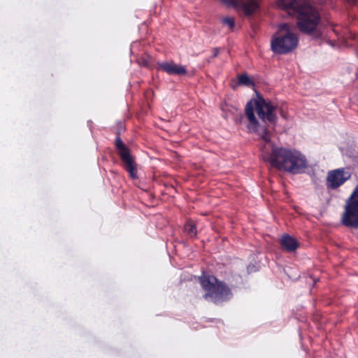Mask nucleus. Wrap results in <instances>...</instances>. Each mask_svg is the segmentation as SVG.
I'll return each mask as SVG.
<instances>
[{"label": "nucleus", "instance_id": "nucleus-1", "mask_svg": "<svg viewBox=\"0 0 358 358\" xmlns=\"http://www.w3.org/2000/svg\"><path fill=\"white\" fill-rule=\"evenodd\" d=\"M254 108L263 122H269L275 126L277 124L276 106L271 101L259 97L252 101L250 100L245 106V115L250 122L248 128L265 141L266 145L262 150V157L272 167L293 174L300 173L306 169V157L296 150L275 146L271 143L270 133L265 125H261L256 119Z\"/></svg>", "mask_w": 358, "mask_h": 358}, {"label": "nucleus", "instance_id": "nucleus-2", "mask_svg": "<svg viewBox=\"0 0 358 358\" xmlns=\"http://www.w3.org/2000/svg\"><path fill=\"white\" fill-rule=\"evenodd\" d=\"M314 0H278L279 8L285 10L289 15H298L297 26L304 34L319 36L317 26L320 22V14L313 6ZM324 3L326 0H317Z\"/></svg>", "mask_w": 358, "mask_h": 358}, {"label": "nucleus", "instance_id": "nucleus-3", "mask_svg": "<svg viewBox=\"0 0 358 358\" xmlns=\"http://www.w3.org/2000/svg\"><path fill=\"white\" fill-rule=\"evenodd\" d=\"M200 282L206 292L203 298L208 301L219 304L232 298L231 289L213 275L200 277Z\"/></svg>", "mask_w": 358, "mask_h": 358}, {"label": "nucleus", "instance_id": "nucleus-4", "mask_svg": "<svg viewBox=\"0 0 358 358\" xmlns=\"http://www.w3.org/2000/svg\"><path fill=\"white\" fill-rule=\"evenodd\" d=\"M298 37L292 30L289 23L280 24L278 31L271 41V48L275 54L284 55L290 52L298 45Z\"/></svg>", "mask_w": 358, "mask_h": 358}, {"label": "nucleus", "instance_id": "nucleus-5", "mask_svg": "<svg viewBox=\"0 0 358 358\" xmlns=\"http://www.w3.org/2000/svg\"><path fill=\"white\" fill-rule=\"evenodd\" d=\"M341 222L346 227L358 229V185L346 200Z\"/></svg>", "mask_w": 358, "mask_h": 358}, {"label": "nucleus", "instance_id": "nucleus-6", "mask_svg": "<svg viewBox=\"0 0 358 358\" xmlns=\"http://www.w3.org/2000/svg\"><path fill=\"white\" fill-rule=\"evenodd\" d=\"M115 147L124 167L129 173V176L132 179H136L138 176L134 159L131 155L129 148L124 144L119 136L115 139Z\"/></svg>", "mask_w": 358, "mask_h": 358}, {"label": "nucleus", "instance_id": "nucleus-7", "mask_svg": "<svg viewBox=\"0 0 358 358\" xmlns=\"http://www.w3.org/2000/svg\"><path fill=\"white\" fill-rule=\"evenodd\" d=\"M227 6L235 8L245 15H250L259 10L260 0H220Z\"/></svg>", "mask_w": 358, "mask_h": 358}, {"label": "nucleus", "instance_id": "nucleus-8", "mask_svg": "<svg viewBox=\"0 0 358 358\" xmlns=\"http://www.w3.org/2000/svg\"><path fill=\"white\" fill-rule=\"evenodd\" d=\"M350 177V172L344 168L329 171L327 177V186L335 189L344 184Z\"/></svg>", "mask_w": 358, "mask_h": 358}, {"label": "nucleus", "instance_id": "nucleus-9", "mask_svg": "<svg viewBox=\"0 0 358 358\" xmlns=\"http://www.w3.org/2000/svg\"><path fill=\"white\" fill-rule=\"evenodd\" d=\"M159 69L169 75L181 76L187 73V69L185 66L175 64L173 62H158Z\"/></svg>", "mask_w": 358, "mask_h": 358}, {"label": "nucleus", "instance_id": "nucleus-10", "mask_svg": "<svg viewBox=\"0 0 358 358\" xmlns=\"http://www.w3.org/2000/svg\"><path fill=\"white\" fill-rule=\"evenodd\" d=\"M280 243L281 246L287 252H294L299 247V243L296 239L289 234L282 235Z\"/></svg>", "mask_w": 358, "mask_h": 358}, {"label": "nucleus", "instance_id": "nucleus-11", "mask_svg": "<svg viewBox=\"0 0 358 358\" xmlns=\"http://www.w3.org/2000/svg\"><path fill=\"white\" fill-rule=\"evenodd\" d=\"M185 230L190 237H194L197 234L196 225L192 222V221H188L186 222L185 224Z\"/></svg>", "mask_w": 358, "mask_h": 358}, {"label": "nucleus", "instance_id": "nucleus-12", "mask_svg": "<svg viewBox=\"0 0 358 358\" xmlns=\"http://www.w3.org/2000/svg\"><path fill=\"white\" fill-rule=\"evenodd\" d=\"M238 82L240 84L247 86L250 85L252 83V81L250 79V78L245 74H241L238 76Z\"/></svg>", "mask_w": 358, "mask_h": 358}, {"label": "nucleus", "instance_id": "nucleus-13", "mask_svg": "<svg viewBox=\"0 0 358 358\" xmlns=\"http://www.w3.org/2000/svg\"><path fill=\"white\" fill-rule=\"evenodd\" d=\"M222 22L223 24L228 25L231 29H233L235 26L234 20L231 17H224L222 18Z\"/></svg>", "mask_w": 358, "mask_h": 358}, {"label": "nucleus", "instance_id": "nucleus-14", "mask_svg": "<svg viewBox=\"0 0 358 358\" xmlns=\"http://www.w3.org/2000/svg\"><path fill=\"white\" fill-rule=\"evenodd\" d=\"M150 57H148V58H140L138 59V64L141 66H145V67H150Z\"/></svg>", "mask_w": 358, "mask_h": 358}, {"label": "nucleus", "instance_id": "nucleus-15", "mask_svg": "<svg viewBox=\"0 0 358 358\" xmlns=\"http://www.w3.org/2000/svg\"><path fill=\"white\" fill-rule=\"evenodd\" d=\"M218 53H219V48H214L212 57L214 58V57H217Z\"/></svg>", "mask_w": 358, "mask_h": 358}, {"label": "nucleus", "instance_id": "nucleus-16", "mask_svg": "<svg viewBox=\"0 0 358 358\" xmlns=\"http://www.w3.org/2000/svg\"><path fill=\"white\" fill-rule=\"evenodd\" d=\"M357 1L358 0H348V2L351 5L357 3Z\"/></svg>", "mask_w": 358, "mask_h": 358}]
</instances>
